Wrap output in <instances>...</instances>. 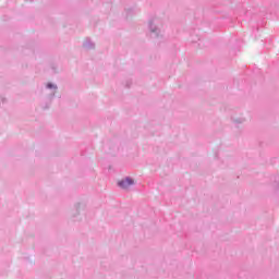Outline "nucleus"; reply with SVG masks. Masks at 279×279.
<instances>
[{
	"instance_id": "nucleus-1",
	"label": "nucleus",
	"mask_w": 279,
	"mask_h": 279,
	"mask_svg": "<svg viewBox=\"0 0 279 279\" xmlns=\"http://www.w3.org/2000/svg\"><path fill=\"white\" fill-rule=\"evenodd\" d=\"M148 34L150 38H162L165 34V20L154 16L148 21Z\"/></svg>"
},
{
	"instance_id": "nucleus-2",
	"label": "nucleus",
	"mask_w": 279,
	"mask_h": 279,
	"mask_svg": "<svg viewBox=\"0 0 279 279\" xmlns=\"http://www.w3.org/2000/svg\"><path fill=\"white\" fill-rule=\"evenodd\" d=\"M134 184H136V181H134L132 177H124L118 181V186L122 189V191H130Z\"/></svg>"
},
{
	"instance_id": "nucleus-3",
	"label": "nucleus",
	"mask_w": 279,
	"mask_h": 279,
	"mask_svg": "<svg viewBox=\"0 0 279 279\" xmlns=\"http://www.w3.org/2000/svg\"><path fill=\"white\" fill-rule=\"evenodd\" d=\"M231 120L233 123H235V125H241L245 123V121H247V119L243 114H240V116L234 114L231 117Z\"/></svg>"
},
{
	"instance_id": "nucleus-4",
	"label": "nucleus",
	"mask_w": 279,
	"mask_h": 279,
	"mask_svg": "<svg viewBox=\"0 0 279 279\" xmlns=\"http://www.w3.org/2000/svg\"><path fill=\"white\" fill-rule=\"evenodd\" d=\"M46 89L50 90V96L54 97L56 93H58V85L53 84V83H47L46 84Z\"/></svg>"
},
{
	"instance_id": "nucleus-5",
	"label": "nucleus",
	"mask_w": 279,
	"mask_h": 279,
	"mask_svg": "<svg viewBox=\"0 0 279 279\" xmlns=\"http://www.w3.org/2000/svg\"><path fill=\"white\" fill-rule=\"evenodd\" d=\"M83 47H84V49H86L88 51L95 47V43H93V40L87 38L84 40Z\"/></svg>"
},
{
	"instance_id": "nucleus-6",
	"label": "nucleus",
	"mask_w": 279,
	"mask_h": 279,
	"mask_svg": "<svg viewBox=\"0 0 279 279\" xmlns=\"http://www.w3.org/2000/svg\"><path fill=\"white\" fill-rule=\"evenodd\" d=\"M80 208H84V205H82V204L75 205V210H76V211L80 210Z\"/></svg>"
}]
</instances>
